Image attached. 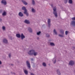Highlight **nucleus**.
Here are the masks:
<instances>
[{"label":"nucleus","instance_id":"obj_31","mask_svg":"<svg viewBox=\"0 0 75 75\" xmlns=\"http://www.w3.org/2000/svg\"><path fill=\"white\" fill-rule=\"evenodd\" d=\"M43 65L44 66V67H45L46 66V64L45 63H43Z\"/></svg>","mask_w":75,"mask_h":75},{"label":"nucleus","instance_id":"obj_11","mask_svg":"<svg viewBox=\"0 0 75 75\" xmlns=\"http://www.w3.org/2000/svg\"><path fill=\"white\" fill-rule=\"evenodd\" d=\"M3 42L4 43H5L6 44H7L8 43V42L7 41V40L6 39H4L3 40Z\"/></svg>","mask_w":75,"mask_h":75},{"label":"nucleus","instance_id":"obj_17","mask_svg":"<svg viewBox=\"0 0 75 75\" xmlns=\"http://www.w3.org/2000/svg\"><path fill=\"white\" fill-rule=\"evenodd\" d=\"M59 36L60 37H64V34H62V35L59 34Z\"/></svg>","mask_w":75,"mask_h":75},{"label":"nucleus","instance_id":"obj_18","mask_svg":"<svg viewBox=\"0 0 75 75\" xmlns=\"http://www.w3.org/2000/svg\"><path fill=\"white\" fill-rule=\"evenodd\" d=\"M60 33L62 34H64V30L61 29L60 30Z\"/></svg>","mask_w":75,"mask_h":75},{"label":"nucleus","instance_id":"obj_32","mask_svg":"<svg viewBox=\"0 0 75 75\" xmlns=\"http://www.w3.org/2000/svg\"><path fill=\"white\" fill-rule=\"evenodd\" d=\"M68 31H66L65 32L66 35H67V34H68Z\"/></svg>","mask_w":75,"mask_h":75},{"label":"nucleus","instance_id":"obj_34","mask_svg":"<svg viewBox=\"0 0 75 75\" xmlns=\"http://www.w3.org/2000/svg\"><path fill=\"white\" fill-rule=\"evenodd\" d=\"M11 54L10 53L9 54V55L8 56L9 57H10H10H11Z\"/></svg>","mask_w":75,"mask_h":75},{"label":"nucleus","instance_id":"obj_6","mask_svg":"<svg viewBox=\"0 0 75 75\" xmlns=\"http://www.w3.org/2000/svg\"><path fill=\"white\" fill-rule=\"evenodd\" d=\"M74 64V62L72 61H70L69 62V65H73Z\"/></svg>","mask_w":75,"mask_h":75},{"label":"nucleus","instance_id":"obj_15","mask_svg":"<svg viewBox=\"0 0 75 75\" xmlns=\"http://www.w3.org/2000/svg\"><path fill=\"white\" fill-rule=\"evenodd\" d=\"M24 71L25 74L26 75H27V74H28V71H27V70H24Z\"/></svg>","mask_w":75,"mask_h":75},{"label":"nucleus","instance_id":"obj_22","mask_svg":"<svg viewBox=\"0 0 75 75\" xmlns=\"http://www.w3.org/2000/svg\"><path fill=\"white\" fill-rule=\"evenodd\" d=\"M22 1L24 3V4H25V5H27V3L26 2L24 1Z\"/></svg>","mask_w":75,"mask_h":75},{"label":"nucleus","instance_id":"obj_10","mask_svg":"<svg viewBox=\"0 0 75 75\" xmlns=\"http://www.w3.org/2000/svg\"><path fill=\"white\" fill-rule=\"evenodd\" d=\"M1 3H2V4H4V5H6L7 3H6V1L4 0H2L1 1Z\"/></svg>","mask_w":75,"mask_h":75},{"label":"nucleus","instance_id":"obj_37","mask_svg":"<svg viewBox=\"0 0 75 75\" xmlns=\"http://www.w3.org/2000/svg\"><path fill=\"white\" fill-rule=\"evenodd\" d=\"M31 61H33V59H31Z\"/></svg>","mask_w":75,"mask_h":75},{"label":"nucleus","instance_id":"obj_23","mask_svg":"<svg viewBox=\"0 0 75 75\" xmlns=\"http://www.w3.org/2000/svg\"><path fill=\"white\" fill-rule=\"evenodd\" d=\"M32 11L33 13H35V10L33 8H32Z\"/></svg>","mask_w":75,"mask_h":75},{"label":"nucleus","instance_id":"obj_26","mask_svg":"<svg viewBox=\"0 0 75 75\" xmlns=\"http://www.w3.org/2000/svg\"><path fill=\"white\" fill-rule=\"evenodd\" d=\"M68 1V0H64V2L65 4H66Z\"/></svg>","mask_w":75,"mask_h":75},{"label":"nucleus","instance_id":"obj_21","mask_svg":"<svg viewBox=\"0 0 75 75\" xmlns=\"http://www.w3.org/2000/svg\"><path fill=\"white\" fill-rule=\"evenodd\" d=\"M6 15V12L5 11L3 12V13H2V16H4Z\"/></svg>","mask_w":75,"mask_h":75},{"label":"nucleus","instance_id":"obj_16","mask_svg":"<svg viewBox=\"0 0 75 75\" xmlns=\"http://www.w3.org/2000/svg\"><path fill=\"white\" fill-rule=\"evenodd\" d=\"M28 31L30 32V33H32L33 32V30L31 28H29L28 29Z\"/></svg>","mask_w":75,"mask_h":75},{"label":"nucleus","instance_id":"obj_3","mask_svg":"<svg viewBox=\"0 0 75 75\" xmlns=\"http://www.w3.org/2000/svg\"><path fill=\"white\" fill-rule=\"evenodd\" d=\"M22 10H24V13L25 14H26L27 16H28V13H27V9H26L25 7L23 6L22 7Z\"/></svg>","mask_w":75,"mask_h":75},{"label":"nucleus","instance_id":"obj_25","mask_svg":"<svg viewBox=\"0 0 75 75\" xmlns=\"http://www.w3.org/2000/svg\"><path fill=\"white\" fill-rule=\"evenodd\" d=\"M54 33H55V34H57V31H56V30H54Z\"/></svg>","mask_w":75,"mask_h":75},{"label":"nucleus","instance_id":"obj_20","mask_svg":"<svg viewBox=\"0 0 75 75\" xmlns=\"http://www.w3.org/2000/svg\"><path fill=\"white\" fill-rule=\"evenodd\" d=\"M54 63L55 64L56 62V58H54L52 60Z\"/></svg>","mask_w":75,"mask_h":75},{"label":"nucleus","instance_id":"obj_9","mask_svg":"<svg viewBox=\"0 0 75 75\" xmlns=\"http://www.w3.org/2000/svg\"><path fill=\"white\" fill-rule=\"evenodd\" d=\"M24 22L25 23H26V24H30V21L28 20H25L24 21Z\"/></svg>","mask_w":75,"mask_h":75},{"label":"nucleus","instance_id":"obj_4","mask_svg":"<svg viewBox=\"0 0 75 75\" xmlns=\"http://www.w3.org/2000/svg\"><path fill=\"white\" fill-rule=\"evenodd\" d=\"M47 23L48 26L50 27V26L51 25V19H48V20L47 21Z\"/></svg>","mask_w":75,"mask_h":75},{"label":"nucleus","instance_id":"obj_1","mask_svg":"<svg viewBox=\"0 0 75 75\" xmlns=\"http://www.w3.org/2000/svg\"><path fill=\"white\" fill-rule=\"evenodd\" d=\"M28 54L29 55H33L34 56H36L38 54L37 52H35L34 50H30L28 52Z\"/></svg>","mask_w":75,"mask_h":75},{"label":"nucleus","instance_id":"obj_8","mask_svg":"<svg viewBox=\"0 0 75 75\" xmlns=\"http://www.w3.org/2000/svg\"><path fill=\"white\" fill-rule=\"evenodd\" d=\"M26 64H27V65L28 67H29V68H30L31 67L30 66V63H29V62H28V61H27Z\"/></svg>","mask_w":75,"mask_h":75},{"label":"nucleus","instance_id":"obj_29","mask_svg":"<svg viewBox=\"0 0 75 75\" xmlns=\"http://www.w3.org/2000/svg\"><path fill=\"white\" fill-rule=\"evenodd\" d=\"M2 29H3V30L4 31V30H5V27H4V26H3V27H2Z\"/></svg>","mask_w":75,"mask_h":75},{"label":"nucleus","instance_id":"obj_35","mask_svg":"<svg viewBox=\"0 0 75 75\" xmlns=\"http://www.w3.org/2000/svg\"><path fill=\"white\" fill-rule=\"evenodd\" d=\"M51 6L52 7H53V5L51 4Z\"/></svg>","mask_w":75,"mask_h":75},{"label":"nucleus","instance_id":"obj_33","mask_svg":"<svg viewBox=\"0 0 75 75\" xmlns=\"http://www.w3.org/2000/svg\"><path fill=\"white\" fill-rule=\"evenodd\" d=\"M72 19L73 20H75V17H74L72 18Z\"/></svg>","mask_w":75,"mask_h":75},{"label":"nucleus","instance_id":"obj_19","mask_svg":"<svg viewBox=\"0 0 75 75\" xmlns=\"http://www.w3.org/2000/svg\"><path fill=\"white\" fill-rule=\"evenodd\" d=\"M50 44L51 46H55V44L53 42H50Z\"/></svg>","mask_w":75,"mask_h":75},{"label":"nucleus","instance_id":"obj_13","mask_svg":"<svg viewBox=\"0 0 75 75\" xmlns=\"http://www.w3.org/2000/svg\"><path fill=\"white\" fill-rule=\"evenodd\" d=\"M18 15H19V16H20L21 17H22L23 16V14L22 13H21V12H19Z\"/></svg>","mask_w":75,"mask_h":75},{"label":"nucleus","instance_id":"obj_7","mask_svg":"<svg viewBox=\"0 0 75 75\" xmlns=\"http://www.w3.org/2000/svg\"><path fill=\"white\" fill-rule=\"evenodd\" d=\"M21 40H23L24 38H25V36H24L23 33H22L21 34Z\"/></svg>","mask_w":75,"mask_h":75},{"label":"nucleus","instance_id":"obj_28","mask_svg":"<svg viewBox=\"0 0 75 75\" xmlns=\"http://www.w3.org/2000/svg\"><path fill=\"white\" fill-rule=\"evenodd\" d=\"M46 36L47 37H50V35H49V34L47 33L46 34Z\"/></svg>","mask_w":75,"mask_h":75},{"label":"nucleus","instance_id":"obj_12","mask_svg":"<svg viewBox=\"0 0 75 75\" xmlns=\"http://www.w3.org/2000/svg\"><path fill=\"white\" fill-rule=\"evenodd\" d=\"M57 73L58 75H61V72H60V71H59V70L57 69Z\"/></svg>","mask_w":75,"mask_h":75},{"label":"nucleus","instance_id":"obj_24","mask_svg":"<svg viewBox=\"0 0 75 75\" xmlns=\"http://www.w3.org/2000/svg\"><path fill=\"white\" fill-rule=\"evenodd\" d=\"M69 4H72V0H69Z\"/></svg>","mask_w":75,"mask_h":75},{"label":"nucleus","instance_id":"obj_36","mask_svg":"<svg viewBox=\"0 0 75 75\" xmlns=\"http://www.w3.org/2000/svg\"><path fill=\"white\" fill-rule=\"evenodd\" d=\"M1 64V61H0V65Z\"/></svg>","mask_w":75,"mask_h":75},{"label":"nucleus","instance_id":"obj_5","mask_svg":"<svg viewBox=\"0 0 75 75\" xmlns=\"http://www.w3.org/2000/svg\"><path fill=\"white\" fill-rule=\"evenodd\" d=\"M71 25L73 26H75V21H72L71 22Z\"/></svg>","mask_w":75,"mask_h":75},{"label":"nucleus","instance_id":"obj_27","mask_svg":"<svg viewBox=\"0 0 75 75\" xmlns=\"http://www.w3.org/2000/svg\"><path fill=\"white\" fill-rule=\"evenodd\" d=\"M40 34H41V32L40 31H39V32L37 33V35H39Z\"/></svg>","mask_w":75,"mask_h":75},{"label":"nucleus","instance_id":"obj_14","mask_svg":"<svg viewBox=\"0 0 75 75\" xmlns=\"http://www.w3.org/2000/svg\"><path fill=\"white\" fill-rule=\"evenodd\" d=\"M16 36L18 38H20V37H21L20 34H16Z\"/></svg>","mask_w":75,"mask_h":75},{"label":"nucleus","instance_id":"obj_2","mask_svg":"<svg viewBox=\"0 0 75 75\" xmlns=\"http://www.w3.org/2000/svg\"><path fill=\"white\" fill-rule=\"evenodd\" d=\"M54 12L53 13L54 14V16L55 17H57V11L56 10H57V8H56V7H54L53 8Z\"/></svg>","mask_w":75,"mask_h":75},{"label":"nucleus","instance_id":"obj_30","mask_svg":"<svg viewBox=\"0 0 75 75\" xmlns=\"http://www.w3.org/2000/svg\"><path fill=\"white\" fill-rule=\"evenodd\" d=\"M32 3L33 5L35 4V2H34V0H32Z\"/></svg>","mask_w":75,"mask_h":75}]
</instances>
